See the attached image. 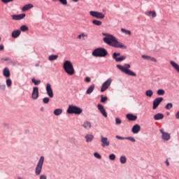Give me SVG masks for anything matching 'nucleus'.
<instances>
[{"label": "nucleus", "mask_w": 179, "mask_h": 179, "mask_svg": "<svg viewBox=\"0 0 179 179\" xmlns=\"http://www.w3.org/2000/svg\"><path fill=\"white\" fill-rule=\"evenodd\" d=\"M145 15H146V16L152 15V17H156V16H157L155 11H146Z\"/></svg>", "instance_id": "obj_28"}, {"label": "nucleus", "mask_w": 179, "mask_h": 179, "mask_svg": "<svg viewBox=\"0 0 179 179\" xmlns=\"http://www.w3.org/2000/svg\"><path fill=\"white\" fill-rule=\"evenodd\" d=\"M91 80H92V79L90 78V77H86L85 78V82H86L87 83H90Z\"/></svg>", "instance_id": "obj_50"}, {"label": "nucleus", "mask_w": 179, "mask_h": 179, "mask_svg": "<svg viewBox=\"0 0 179 179\" xmlns=\"http://www.w3.org/2000/svg\"><path fill=\"white\" fill-rule=\"evenodd\" d=\"M120 162L122 164H125L127 163V157L125 155H122L120 158Z\"/></svg>", "instance_id": "obj_31"}, {"label": "nucleus", "mask_w": 179, "mask_h": 179, "mask_svg": "<svg viewBox=\"0 0 179 179\" xmlns=\"http://www.w3.org/2000/svg\"><path fill=\"white\" fill-rule=\"evenodd\" d=\"M94 156L96 159H101V155L99 152H94Z\"/></svg>", "instance_id": "obj_44"}, {"label": "nucleus", "mask_w": 179, "mask_h": 179, "mask_svg": "<svg viewBox=\"0 0 179 179\" xmlns=\"http://www.w3.org/2000/svg\"><path fill=\"white\" fill-rule=\"evenodd\" d=\"M43 103H44V104H48V103H50V98L48 97L43 98Z\"/></svg>", "instance_id": "obj_43"}, {"label": "nucleus", "mask_w": 179, "mask_h": 179, "mask_svg": "<svg viewBox=\"0 0 179 179\" xmlns=\"http://www.w3.org/2000/svg\"><path fill=\"white\" fill-rule=\"evenodd\" d=\"M166 110H171L173 108V103H169L165 106Z\"/></svg>", "instance_id": "obj_42"}, {"label": "nucleus", "mask_w": 179, "mask_h": 179, "mask_svg": "<svg viewBox=\"0 0 179 179\" xmlns=\"http://www.w3.org/2000/svg\"><path fill=\"white\" fill-rule=\"evenodd\" d=\"M170 64L171 66L175 69V71H177L179 73V65L174 61H171Z\"/></svg>", "instance_id": "obj_22"}, {"label": "nucleus", "mask_w": 179, "mask_h": 179, "mask_svg": "<svg viewBox=\"0 0 179 179\" xmlns=\"http://www.w3.org/2000/svg\"><path fill=\"white\" fill-rule=\"evenodd\" d=\"M111 82H113V80L111 78H109L103 83L101 87V93H103V92H106V90H107V89L110 87V85H111Z\"/></svg>", "instance_id": "obj_10"}, {"label": "nucleus", "mask_w": 179, "mask_h": 179, "mask_svg": "<svg viewBox=\"0 0 179 179\" xmlns=\"http://www.w3.org/2000/svg\"><path fill=\"white\" fill-rule=\"evenodd\" d=\"M39 179H47V176L45 175H41L39 178Z\"/></svg>", "instance_id": "obj_53"}, {"label": "nucleus", "mask_w": 179, "mask_h": 179, "mask_svg": "<svg viewBox=\"0 0 179 179\" xmlns=\"http://www.w3.org/2000/svg\"><path fill=\"white\" fill-rule=\"evenodd\" d=\"M53 1H57V0H53Z\"/></svg>", "instance_id": "obj_63"}, {"label": "nucleus", "mask_w": 179, "mask_h": 179, "mask_svg": "<svg viewBox=\"0 0 179 179\" xmlns=\"http://www.w3.org/2000/svg\"><path fill=\"white\" fill-rule=\"evenodd\" d=\"M141 131V126L139 124H135L131 129V131L134 134H138Z\"/></svg>", "instance_id": "obj_20"}, {"label": "nucleus", "mask_w": 179, "mask_h": 179, "mask_svg": "<svg viewBox=\"0 0 179 179\" xmlns=\"http://www.w3.org/2000/svg\"><path fill=\"white\" fill-rule=\"evenodd\" d=\"M41 111H43V108H41Z\"/></svg>", "instance_id": "obj_62"}, {"label": "nucleus", "mask_w": 179, "mask_h": 179, "mask_svg": "<svg viewBox=\"0 0 179 179\" xmlns=\"http://www.w3.org/2000/svg\"><path fill=\"white\" fill-rule=\"evenodd\" d=\"M166 166H170V162H169V159H166L165 162Z\"/></svg>", "instance_id": "obj_56"}, {"label": "nucleus", "mask_w": 179, "mask_h": 179, "mask_svg": "<svg viewBox=\"0 0 179 179\" xmlns=\"http://www.w3.org/2000/svg\"><path fill=\"white\" fill-rule=\"evenodd\" d=\"M116 66L117 69H119L120 71H121V72H123V73H125L129 76H136V73H135L131 70H129L131 65L129 64H125L124 66H122L121 64H117Z\"/></svg>", "instance_id": "obj_2"}, {"label": "nucleus", "mask_w": 179, "mask_h": 179, "mask_svg": "<svg viewBox=\"0 0 179 179\" xmlns=\"http://www.w3.org/2000/svg\"><path fill=\"white\" fill-rule=\"evenodd\" d=\"M145 96H147V97H152V96H153V91L152 90H148L145 91Z\"/></svg>", "instance_id": "obj_33"}, {"label": "nucleus", "mask_w": 179, "mask_h": 179, "mask_svg": "<svg viewBox=\"0 0 179 179\" xmlns=\"http://www.w3.org/2000/svg\"><path fill=\"white\" fill-rule=\"evenodd\" d=\"M21 33L22 31L19 29L15 30L12 32L11 36L13 37V38H17V37L20 36Z\"/></svg>", "instance_id": "obj_19"}, {"label": "nucleus", "mask_w": 179, "mask_h": 179, "mask_svg": "<svg viewBox=\"0 0 179 179\" xmlns=\"http://www.w3.org/2000/svg\"><path fill=\"white\" fill-rule=\"evenodd\" d=\"M11 17L13 20H22V19H24V17H26V14L12 15Z\"/></svg>", "instance_id": "obj_16"}, {"label": "nucleus", "mask_w": 179, "mask_h": 179, "mask_svg": "<svg viewBox=\"0 0 179 179\" xmlns=\"http://www.w3.org/2000/svg\"><path fill=\"white\" fill-rule=\"evenodd\" d=\"M121 31L122 33H124V34H127V36H131V31H129V30H127V29L122 28V29H121Z\"/></svg>", "instance_id": "obj_37"}, {"label": "nucleus", "mask_w": 179, "mask_h": 179, "mask_svg": "<svg viewBox=\"0 0 179 179\" xmlns=\"http://www.w3.org/2000/svg\"><path fill=\"white\" fill-rule=\"evenodd\" d=\"M36 66H38V64H36Z\"/></svg>", "instance_id": "obj_61"}, {"label": "nucleus", "mask_w": 179, "mask_h": 179, "mask_svg": "<svg viewBox=\"0 0 179 179\" xmlns=\"http://www.w3.org/2000/svg\"><path fill=\"white\" fill-rule=\"evenodd\" d=\"M176 120H179V111H178L175 115Z\"/></svg>", "instance_id": "obj_54"}, {"label": "nucleus", "mask_w": 179, "mask_h": 179, "mask_svg": "<svg viewBox=\"0 0 179 179\" xmlns=\"http://www.w3.org/2000/svg\"><path fill=\"white\" fill-rule=\"evenodd\" d=\"M122 122V121H121V119H120V118H116L115 119L116 125H120Z\"/></svg>", "instance_id": "obj_45"}, {"label": "nucleus", "mask_w": 179, "mask_h": 179, "mask_svg": "<svg viewBox=\"0 0 179 179\" xmlns=\"http://www.w3.org/2000/svg\"><path fill=\"white\" fill-rule=\"evenodd\" d=\"M103 36H105L103 40L106 44H108V45L114 47L115 48H124V45H122L121 42L118 41L117 38H115V36L113 35L103 33Z\"/></svg>", "instance_id": "obj_1"}, {"label": "nucleus", "mask_w": 179, "mask_h": 179, "mask_svg": "<svg viewBox=\"0 0 179 179\" xmlns=\"http://www.w3.org/2000/svg\"><path fill=\"white\" fill-rule=\"evenodd\" d=\"M6 83L7 87H10V86H12V80H10V78H8L6 80Z\"/></svg>", "instance_id": "obj_39"}, {"label": "nucleus", "mask_w": 179, "mask_h": 179, "mask_svg": "<svg viewBox=\"0 0 179 179\" xmlns=\"http://www.w3.org/2000/svg\"><path fill=\"white\" fill-rule=\"evenodd\" d=\"M141 57L143 58V59H147L148 61H151L152 62H157V59H156V58L152 57L149 55H143Z\"/></svg>", "instance_id": "obj_18"}, {"label": "nucleus", "mask_w": 179, "mask_h": 179, "mask_svg": "<svg viewBox=\"0 0 179 179\" xmlns=\"http://www.w3.org/2000/svg\"><path fill=\"white\" fill-rule=\"evenodd\" d=\"M103 12H106V10H103Z\"/></svg>", "instance_id": "obj_60"}, {"label": "nucleus", "mask_w": 179, "mask_h": 179, "mask_svg": "<svg viewBox=\"0 0 179 179\" xmlns=\"http://www.w3.org/2000/svg\"><path fill=\"white\" fill-rule=\"evenodd\" d=\"M53 114H55V115L58 116V115H61V114H62V108H57L54 110Z\"/></svg>", "instance_id": "obj_29"}, {"label": "nucleus", "mask_w": 179, "mask_h": 179, "mask_svg": "<svg viewBox=\"0 0 179 179\" xmlns=\"http://www.w3.org/2000/svg\"><path fill=\"white\" fill-rule=\"evenodd\" d=\"M31 8H33V4H26L22 7V12H27V10H29V9H31Z\"/></svg>", "instance_id": "obj_25"}, {"label": "nucleus", "mask_w": 179, "mask_h": 179, "mask_svg": "<svg viewBox=\"0 0 179 179\" xmlns=\"http://www.w3.org/2000/svg\"><path fill=\"white\" fill-rule=\"evenodd\" d=\"M83 127L85 129H90V128H92V123L89 121H85L84 122Z\"/></svg>", "instance_id": "obj_26"}, {"label": "nucleus", "mask_w": 179, "mask_h": 179, "mask_svg": "<svg viewBox=\"0 0 179 179\" xmlns=\"http://www.w3.org/2000/svg\"><path fill=\"white\" fill-rule=\"evenodd\" d=\"M3 75L5 78H10V71L8 67H6L3 70Z\"/></svg>", "instance_id": "obj_21"}, {"label": "nucleus", "mask_w": 179, "mask_h": 179, "mask_svg": "<svg viewBox=\"0 0 179 179\" xmlns=\"http://www.w3.org/2000/svg\"><path fill=\"white\" fill-rule=\"evenodd\" d=\"M120 55H121V53L120 52H114L112 55V58L115 59L116 62H122V61L127 59V57L125 56L120 57Z\"/></svg>", "instance_id": "obj_7"}, {"label": "nucleus", "mask_w": 179, "mask_h": 179, "mask_svg": "<svg viewBox=\"0 0 179 179\" xmlns=\"http://www.w3.org/2000/svg\"><path fill=\"white\" fill-rule=\"evenodd\" d=\"M109 159H110V160H115V155H114V154H110V155H109Z\"/></svg>", "instance_id": "obj_47"}, {"label": "nucleus", "mask_w": 179, "mask_h": 179, "mask_svg": "<svg viewBox=\"0 0 179 179\" xmlns=\"http://www.w3.org/2000/svg\"><path fill=\"white\" fill-rule=\"evenodd\" d=\"M87 36L86 35H85V34L84 33H82L81 34H80V35H78V38H85V37H86Z\"/></svg>", "instance_id": "obj_49"}, {"label": "nucleus", "mask_w": 179, "mask_h": 179, "mask_svg": "<svg viewBox=\"0 0 179 179\" xmlns=\"http://www.w3.org/2000/svg\"><path fill=\"white\" fill-rule=\"evenodd\" d=\"M94 90V84L91 85L86 91L87 94H92Z\"/></svg>", "instance_id": "obj_27"}, {"label": "nucleus", "mask_w": 179, "mask_h": 179, "mask_svg": "<svg viewBox=\"0 0 179 179\" xmlns=\"http://www.w3.org/2000/svg\"><path fill=\"white\" fill-rule=\"evenodd\" d=\"M83 110L80 107H78L75 105H69L66 113L67 114H75L76 115H80Z\"/></svg>", "instance_id": "obj_5"}, {"label": "nucleus", "mask_w": 179, "mask_h": 179, "mask_svg": "<svg viewBox=\"0 0 179 179\" xmlns=\"http://www.w3.org/2000/svg\"><path fill=\"white\" fill-rule=\"evenodd\" d=\"M31 97L33 100H37L38 99V87H34Z\"/></svg>", "instance_id": "obj_15"}, {"label": "nucleus", "mask_w": 179, "mask_h": 179, "mask_svg": "<svg viewBox=\"0 0 179 179\" xmlns=\"http://www.w3.org/2000/svg\"><path fill=\"white\" fill-rule=\"evenodd\" d=\"M165 94H166V91H164V90L163 89H159L157 91V94L158 96H164Z\"/></svg>", "instance_id": "obj_30"}, {"label": "nucleus", "mask_w": 179, "mask_h": 179, "mask_svg": "<svg viewBox=\"0 0 179 179\" xmlns=\"http://www.w3.org/2000/svg\"><path fill=\"white\" fill-rule=\"evenodd\" d=\"M31 82H32V83H34L35 85V86H38V85H40V83H41V80H36V78H32Z\"/></svg>", "instance_id": "obj_34"}, {"label": "nucleus", "mask_w": 179, "mask_h": 179, "mask_svg": "<svg viewBox=\"0 0 179 179\" xmlns=\"http://www.w3.org/2000/svg\"><path fill=\"white\" fill-rule=\"evenodd\" d=\"M63 69L66 73L70 76H72V75L75 74V69H73V64H72V62L69 60H66L63 63Z\"/></svg>", "instance_id": "obj_3"}, {"label": "nucleus", "mask_w": 179, "mask_h": 179, "mask_svg": "<svg viewBox=\"0 0 179 179\" xmlns=\"http://www.w3.org/2000/svg\"><path fill=\"white\" fill-rule=\"evenodd\" d=\"M108 100V98L107 96H103V95H101V103H106Z\"/></svg>", "instance_id": "obj_41"}, {"label": "nucleus", "mask_w": 179, "mask_h": 179, "mask_svg": "<svg viewBox=\"0 0 179 179\" xmlns=\"http://www.w3.org/2000/svg\"><path fill=\"white\" fill-rule=\"evenodd\" d=\"M46 92H47L48 96L50 99H52V97H54V92H52V88L51 87V84L47 83V85H46Z\"/></svg>", "instance_id": "obj_12"}, {"label": "nucleus", "mask_w": 179, "mask_h": 179, "mask_svg": "<svg viewBox=\"0 0 179 179\" xmlns=\"http://www.w3.org/2000/svg\"><path fill=\"white\" fill-rule=\"evenodd\" d=\"M5 48L3 45H0V51H3V50Z\"/></svg>", "instance_id": "obj_55"}, {"label": "nucleus", "mask_w": 179, "mask_h": 179, "mask_svg": "<svg viewBox=\"0 0 179 179\" xmlns=\"http://www.w3.org/2000/svg\"><path fill=\"white\" fill-rule=\"evenodd\" d=\"M101 143L102 148H106L107 146H110V141L107 137H104L103 136H101Z\"/></svg>", "instance_id": "obj_14"}, {"label": "nucleus", "mask_w": 179, "mask_h": 179, "mask_svg": "<svg viewBox=\"0 0 179 179\" xmlns=\"http://www.w3.org/2000/svg\"><path fill=\"white\" fill-rule=\"evenodd\" d=\"M6 85L5 84H0V90H5Z\"/></svg>", "instance_id": "obj_46"}, {"label": "nucleus", "mask_w": 179, "mask_h": 179, "mask_svg": "<svg viewBox=\"0 0 179 179\" xmlns=\"http://www.w3.org/2000/svg\"><path fill=\"white\" fill-rule=\"evenodd\" d=\"M2 40V38L0 37V41Z\"/></svg>", "instance_id": "obj_59"}, {"label": "nucleus", "mask_w": 179, "mask_h": 179, "mask_svg": "<svg viewBox=\"0 0 179 179\" xmlns=\"http://www.w3.org/2000/svg\"><path fill=\"white\" fill-rule=\"evenodd\" d=\"M108 55V52L104 48H97L92 52V56L99 58H104Z\"/></svg>", "instance_id": "obj_4"}, {"label": "nucleus", "mask_w": 179, "mask_h": 179, "mask_svg": "<svg viewBox=\"0 0 179 179\" xmlns=\"http://www.w3.org/2000/svg\"><path fill=\"white\" fill-rule=\"evenodd\" d=\"M90 16H92V17H96V19H104V17H106L103 13L98 11L92 10L90 12Z\"/></svg>", "instance_id": "obj_8"}, {"label": "nucleus", "mask_w": 179, "mask_h": 179, "mask_svg": "<svg viewBox=\"0 0 179 179\" xmlns=\"http://www.w3.org/2000/svg\"><path fill=\"white\" fill-rule=\"evenodd\" d=\"M58 55H51L49 56L48 59L49 61H55V59H57Z\"/></svg>", "instance_id": "obj_32"}, {"label": "nucleus", "mask_w": 179, "mask_h": 179, "mask_svg": "<svg viewBox=\"0 0 179 179\" xmlns=\"http://www.w3.org/2000/svg\"><path fill=\"white\" fill-rule=\"evenodd\" d=\"M59 1L61 2L62 5H68V1L66 0H59Z\"/></svg>", "instance_id": "obj_48"}, {"label": "nucleus", "mask_w": 179, "mask_h": 179, "mask_svg": "<svg viewBox=\"0 0 179 179\" xmlns=\"http://www.w3.org/2000/svg\"><path fill=\"white\" fill-rule=\"evenodd\" d=\"M17 179H22L21 177H18Z\"/></svg>", "instance_id": "obj_58"}, {"label": "nucleus", "mask_w": 179, "mask_h": 179, "mask_svg": "<svg viewBox=\"0 0 179 179\" xmlns=\"http://www.w3.org/2000/svg\"><path fill=\"white\" fill-rule=\"evenodd\" d=\"M43 164H44V157L41 156L35 168L36 176H40V174H41V170H43Z\"/></svg>", "instance_id": "obj_6"}, {"label": "nucleus", "mask_w": 179, "mask_h": 179, "mask_svg": "<svg viewBox=\"0 0 179 179\" xmlns=\"http://www.w3.org/2000/svg\"><path fill=\"white\" fill-rule=\"evenodd\" d=\"M159 132L162 134V139L165 141H170L171 139V136L169 132L164 131V129H160Z\"/></svg>", "instance_id": "obj_9"}, {"label": "nucleus", "mask_w": 179, "mask_h": 179, "mask_svg": "<svg viewBox=\"0 0 179 179\" xmlns=\"http://www.w3.org/2000/svg\"><path fill=\"white\" fill-rule=\"evenodd\" d=\"M97 108L99 111L101 113V114L105 118H107V112L106 111V108H104V106L100 103L97 105Z\"/></svg>", "instance_id": "obj_13"}, {"label": "nucleus", "mask_w": 179, "mask_h": 179, "mask_svg": "<svg viewBox=\"0 0 179 179\" xmlns=\"http://www.w3.org/2000/svg\"><path fill=\"white\" fill-rule=\"evenodd\" d=\"M126 118H127V120L129 121H136V120H138V116H136L132 113H128L126 115Z\"/></svg>", "instance_id": "obj_17"}, {"label": "nucleus", "mask_w": 179, "mask_h": 179, "mask_svg": "<svg viewBox=\"0 0 179 179\" xmlns=\"http://www.w3.org/2000/svg\"><path fill=\"white\" fill-rule=\"evenodd\" d=\"M21 31H27L29 30V27L26 25H22L20 27Z\"/></svg>", "instance_id": "obj_40"}, {"label": "nucleus", "mask_w": 179, "mask_h": 179, "mask_svg": "<svg viewBox=\"0 0 179 179\" xmlns=\"http://www.w3.org/2000/svg\"><path fill=\"white\" fill-rule=\"evenodd\" d=\"M125 139L127 141H130V142H133V143H135L136 142V140H135V138L132 136H127V137H125Z\"/></svg>", "instance_id": "obj_38"}, {"label": "nucleus", "mask_w": 179, "mask_h": 179, "mask_svg": "<svg viewBox=\"0 0 179 179\" xmlns=\"http://www.w3.org/2000/svg\"><path fill=\"white\" fill-rule=\"evenodd\" d=\"M116 139H120V141H124L125 139V137H122L120 136H115Z\"/></svg>", "instance_id": "obj_52"}, {"label": "nucleus", "mask_w": 179, "mask_h": 179, "mask_svg": "<svg viewBox=\"0 0 179 179\" xmlns=\"http://www.w3.org/2000/svg\"><path fill=\"white\" fill-rule=\"evenodd\" d=\"M1 61H6V62H8V64H13V61H12V59L9 57L1 58Z\"/></svg>", "instance_id": "obj_36"}, {"label": "nucleus", "mask_w": 179, "mask_h": 179, "mask_svg": "<svg viewBox=\"0 0 179 179\" xmlns=\"http://www.w3.org/2000/svg\"><path fill=\"white\" fill-rule=\"evenodd\" d=\"M93 24H95V26H101L102 23L101 21L97 20H92Z\"/></svg>", "instance_id": "obj_35"}, {"label": "nucleus", "mask_w": 179, "mask_h": 179, "mask_svg": "<svg viewBox=\"0 0 179 179\" xmlns=\"http://www.w3.org/2000/svg\"><path fill=\"white\" fill-rule=\"evenodd\" d=\"M85 142L89 143V142H92V141H93V139H94V136H93V134H87L85 136Z\"/></svg>", "instance_id": "obj_24"}, {"label": "nucleus", "mask_w": 179, "mask_h": 179, "mask_svg": "<svg viewBox=\"0 0 179 179\" xmlns=\"http://www.w3.org/2000/svg\"><path fill=\"white\" fill-rule=\"evenodd\" d=\"M163 97H158L155 99L152 102V110H156L160 106L162 101H163Z\"/></svg>", "instance_id": "obj_11"}, {"label": "nucleus", "mask_w": 179, "mask_h": 179, "mask_svg": "<svg viewBox=\"0 0 179 179\" xmlns=\"http://www.w3.org/2000/svg\"><path fill=\"white\" fill-rule=\"evenodd\" d=\"M73 2H78V1H79V0H73Z\"/></svg>", "instance_id": "obj_57"}, {"label": "nucleus", "mask_w": 179, "mask_h": 179, "mask_svg": "<svg viewBox=\"0 0 179 179\" xmlns=\"http://www.w3.org/2000/svg\"><path fill=\"white\" fill-rule=\"evenodd\" d=\"M164 118V115L163 113H157L154 116V120L155 121H159V120H163Z\"/></svg>", "instance_id": "obj_23"}, {"label": "nucleus", "mask_w": 179, "mask_h": 179, "mask_svg": "<svg viewBox=\"0 0 179 179\" xmlns=\"http://www.w3.org/2000/svg\"><path fill=\"white\" fill-rule=\"evenodd\" d=\"M3 3H9V2H13V0H1Z\"/></svg>", "instance_id": "obj_51"}]
</instances>
